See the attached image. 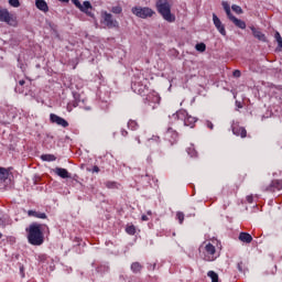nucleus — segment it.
<instances>
[{
  "mask_svg": "<svg viewBox=\"0 0 282 282\" xmlns=\"http://www.w3.org/2000/svg\"><path fill=\"white\" fill-rule=\"evenodd\" d=\"M1 237H3V234H2V232H0V239H1Z\"/></svg>",
  "mask_w": 282,
  "mask_h": 282,
  "instance_id": "52",
  "label": "nucleus"
},
{
  "mask_svg": "<svg viewBox=\"0 0 282 282\" xmlns=\"http://www.w3.org/2000/svg\"><path fill=\"white\" fill-rule=\"evenodd\" d=\"M132 14L134 17H138L139 19H151L153 14H155V11L149 7H133L131 9Z\"/></svg>",
  "mask_w": 282,
  "mask_h": 282,
  "instance_id": "4",
  "label": "nucleus"
},
{
  "mask_svg": "<svg viewBox=\"0 0 282 282\" xmlns=\"http://www.w3.org/2000/svg\"><path fill=\"white\" fill-rule=\"evenodd\" d=\"M73 96H74L75 100L67 105L68 111H72V107H77L78 106V98H80V95L74 93Z\"/></svg>",
  "mask_w": 282,
  "mask_h": 282,
  "instance_id": "22",
  "label": "nucleus"
},
{
  "mask_svg": "<svg viewBox=\"0 0 282 282\" xmlns=\"http://www.w3.org/2000/svg\"><path fill=\"white\" fill-rule=\"evenodd\" d=\"M131 89L134 91V94H139V96H144L147 91H149V87L142 82H133Z\"/></svg>",
  "mask_w": 282,
  "mask_h": 282,
  "instance_id": "10",
  "label": "nucleus"
},
{
  "mask_svg": "<svg viewBox=\"0 0 282 282\" xmlns=\"http://www.w3.org/2000/svg\"><path fill=\"white\" fill-rule=\"evenodd\" d=\"M41 160L43 162H56V156L54 154H42Z\"/></svg>",
  "mask_w": 282,
  "mask_h": 282,
  "instance_id": "23",
  "label": "nucleus"
},
{
  "mask_svg": "<svg viewBox=\"0 0 282 282\" xmlns=\"http://www.w3.org/2000/svg\"><path fill=\"white\" fill-rule=\"evenodd\" d=\"M141 219L142 221H149V217L147 215H142Z\"/></svg>",
  "mask_w": 282,
  "mask_h": 282,
  "instance_id": "45",
  "label": "nucleus"
},
{
  "mask_svg": "<svg viewBox=\"0 0 282 282\" xmlns=\"http://www.w3.org/2000/svg\"><path fill=\"white\" fill-rule=\"evenodd\" d=\"M131 271L134 273V274H138L139 272H142V264H140V262H133L131 264Z\"/></svg>",
  "mask_w": 282,
  "mask_h": 282,
  "instance_id": "24",
  "label": "nucleus"
},
{
  "mask_svg": "<svg viewBox=\"0 0 282 282\" xmlns=\"http://www.w3.org/2000/svg\"><path fill=\"white\" fill-rule=\"evenodd\" d=\"M155 100H160V98L155 97Z\"/></svg>",
  "mask_w": 282,
  "mask_h": 282,
  "instance_id": "53",
  "label": "nucleus"
},
{
  "mask_svg": "<svg viewBox=\"0 0 282 282\" xmlns=\"http://www.w3.org/2000/svg\"><path fill=\"white\" fill-rule=\"evenodd\" d=\"M106 186H107V188H113V186H116V183H113V182H107V183H106Z\"/></svg>",
  "mask_w": 282,
  "mask_h": 282,
  "instance_id": "41",
  "label": "nucleus"
},
{
  "mask_svg": "<svg viewBox=\"0 0 282 282\" xmlns=\"http://www.w3.org/2000/svg\"><path fill=\"white\" fill-rule=\"evenodd\" d=\"M126 232H127L128 235H135V226H133V225L128 226V227L126 228Z\"/></svg>",
  "mask_w": 282,
  "mask_h": 282,
  "instance_id": "31",
  "label": "nucleus"
},
{
  "mask_svg": "<svg viewBox=\"0 0 282 282\" xmlns=\"http://www.w3.org/2000/svg\"><path fill=\"white\" fill-rule=\"evenodd\" d=\"M121 135H123V138H127V135H129V132L127 130H121Z\"/></svg>",
  "mask_w": 282,
  "mask_h": 282,
  "instance_id": "44",
  "label": "nucleus"
},
{
  "mask_svg": "<svg viewBox=\"0 0 282 282\" xmlns=\"http://www.w3.org/2000/svg\"><path fill=\"white\" fill-rule=\"evenodd\" d=\"M274 39H275V41H276L279 47H281V50H282V37H281V33L275 32Z\"/></svg>",
  "mask_w": 282,
  "mask_h": 282,
  "instance_id": "27",
  "label": "nucleus"
},
{
  "mask_svg": "<svg viewBox=\"0 0 282 282\" xmlns=\"http://www.w3.org/2000/svg\"><path fill=\"white\" fill-rule=\"evenodd\" d=\"M62 3H69V0H59Z\"/></svg>",
  "mask_w": 282,
  "mask_h": 282,
  "instance_id": "48",
  "label": "nucleus"
},
{
  "mask_svg": "<svg viewBox=\"0 0 282 282\" xmlns=\"http://www.w3.org/2000/svg\"><path fill=\"white\" fill-rule=\"evenodd\" d=\"M145 100H148V102H150V101H151V95H149V96L145 98Z\"/></svg>",
  "mask_w": 282,
  "mask_h": 282,
  "instance_id": "49",
  "label": "nucleus"
},
{
  "mask_svg": "<svg viewBox=\"0 0 282 282\" xmlns=\"http://www.w3.org/2000/svg\"><path fill=\"white\" fill-rule=\"evenodd\" d=\"M205 252L206 254L204 256V261H215V259H217V256H215L217 249L215 248V246H213V243L208 242L205 246Z\"/></svg>",
  "mask_w": 282,
  "mask_h": 282,
  "instance_id": "9",
  "label": "nucleus"
},
{
  "mask_svg": "<svg viewBox=\"0 0 282 282\" xmlns=\"http://www.w3.org/2000/svg\"><path fill=\"white\" fill-rule=\"evenodd\" d=\"M111 12H112L113 14H122V7H120V6L112 7V8H111Z\"/></svg>",
  "mask_w": 282,
  "mask_h": 282,
  "instance_id": "30",
  "label": "nucleus"
},
{
  "mask_svg": "<svg viewBox=\"0 0 282 282\" xmlns=\"http://www.w3.org/2000/svg\"><path fill=\"white\" fill-rule=\"evenodd\" d=\"M39 261H42V262L47 261V256H45V254L39 256Z\"/></svg>",
  "mask_w": 282,
  "mask_h": 282,
  "instance_id": "40",
  "label": "nucleus"
},
{
  "mask_svg": "<svg viewBox=\"0 0 282 282\" xmlns=\"http://www.w3.org/2000/svg\"><path fill=\"white\" fill-rule=\"evenodd\" d=\"M164 139L170 142L171 147H173V144H177V140H180V134L177 133L176 130H174L173 128H167L165 134H164Z\"/></svg>",
  "mask_w": 282,
  "mask_h": 282,
  "instance_id": "8",
  "label": "nucleus"
},
{
  "mask_svg": "<svg viewBox=\"0 0 282 282\" xmlns=\"http://www.w3.org/2000/svg\"><path fill=\"white\" fill-rule=\"evenodd\" d=\"M237 268H238L239 272H243V262H239L237 264Z\"/></svg>",
  "mask_w": 282,
  "mask_h": 282,
  "instance_id": "42",
  "label": "nucleus"
},
{
  "mask_svg": "<svg viewBox=\"0 0 282 282\" xmlns=\"http://www.w3.org/2000/svg\"><path fill=\"white\" fill-rule=\"evenodd\" d=\"M102 21L101 23L106 25L109 30H112V28H120V24L116 19H113V15L111 13H108L107 11H104L101 13Z\"/></svg>",
  "mask_w": 282,
  "mask_h": 282,
  "instance_id": "6",
  "label": "nucleus"
},
{
  "mask_svg": "<svg viewBox=\"0 0 282 282\" xmlns=\"http://www.w3.org/2000/svg\"><path fill=\"white\" fill-rule=\"evenodd\" d=\"M195 50H196L197 52H206V44H204V43H198V44H196Z\"/></svg>",
  "mask_w": 282,
  "mask_h": 282,
  "instance_id": "28",
  "label": "nucleus"
},
{
  "mask_svg": "<svg viewBox=\"0 0 282 282\" xmlns=\"http://www.w3.org/2000/svg\"><path fill=\"white\" fill-rule=\"evenodd\" d=\"M0 21L2 23H8V25H12L14 23V18L10 14L8 9H0Z\"/></svg>",
  "mask_w": 282,
  "mask_h": 282,
  "instance_id": "12",
  "label": "nucleus"
},
{
  "mask_svg": "<svg viewBox=\"0 0 282 282\" xmlns=\"http://www.w3.org/2000/svg\"><path fill=\"white\" fill-rule=\"evenodd\" d=\"M221 6H223V8H224L225 11H226V10H230V4H228L227 1H223Z\"/></svg>",
  "mask_w": 282,
  "mask_h": 282,
  "instance_id": "37",
  "label": "nucleus"
},
{
  "mask_svg": "<svg viewBox=\"0 0 282 282\" xmlns=\"http://www.w3.org/2000/svg\"><path fill=\"white\" fill-rule=\"evenodd\" d=\"M206 127L210 130L215 129V126L213 124L212 121H206Z\"/></svg>",
  "mask_w": 282,
  "mask_h": 282,
  "instance_id": "39",
  "label": "nucleus"
},
{
  "mask_svg": "<svg viewBox=\"0 0 282 282\" xmlns=\"http://www.w3.org/2000/svg\"><path fill=\"white\" fill-rule=\"evenodd\" d=\"M213 22L219 34H221V36H226V26L224 25V23H221V20L215 13H213Z\"/></svg>",
  "mask_w": 282,
  "mask_h": 282,
  "instance_id": "13",
  "label": "nucleus"
},
{
  "mask_svg": "<svg viewBox=\"0 0 282 282\" xmlns=\"http://www.w3.org/2000/svg\"><path fill=\"white\" fill-rule=\"evenodd\" d=\"M50 120L53 122V124H58L59 127H64V129L69 127V122L63 119V117H58L57 115L51 113Z\"/></svg>",
  "mask_w": 282,
  "mask_h": 282,
  "instance_id": "14",
  "label": "nucleus"
},
{
  "mask_svg": "<svg viewBox=\"0 0 282 282\" xmlns=\"http://www.w3.org/2000/svg\"><path fill=\"white\" fill-rule=\"evenodd\" d=\"M187 153H188V155H191V158H195L197 155V152H195V150H193V148L187 149Z\"/></svg>",
  "mask_w": 282,
  "mask_h": 282,
  "instance_id": "34",
  "label": "nucleus"
},
{
  "mask_svg": "<svg viewBox=\"0 0 282 282\" xmlns=\"http://www.w3.org/2000/svg\"><path fill=\"white\" fill-rule=\"evenodd\" d=\"M12 180H10V172L4 167H0V191H6L9 187Z\"/></svg>",
  "mask_w": 282,
  "mask_h": 282,
  "instance_id": "7",
  "label": "nucleus"
},
{
  "mask_svg": "<svg viewBox=\"0 0 282 282\" xmlns=\"http://www.w3.org/2000/svg\"><path fill=\"white\" fill-rule=\"evenodd\" d=\"M250 30L254 36V39H258V41H262V43H265L268 39L265 37V34L261 32L259 29L254 28L253 25L250 26Z\"/></svg>",
  "mask_w": 282,
  "mask_h": 282,
  "instance_id": "15",
  "label": "nucleus"
},
{
  "mask_svg": "<svg viewBox=\"0 0 282 282\" xmlns=\"http://www.w3.org/2000/svg\"><path fill=\"white\" fill-rule=\"evenodd\" d=\"M231 10L234 12H236V14H243V9H241V7L237 6V4H232L231 6Z\"/></svg>",
  "mask_w": 282,
  "mask_h": 282,
  "instance_id": "26",
  "label": "nucleus"
},
{
  "mask_svg": "<svg viewBox=\"0 0 282 282\" xmlns=\"http://www.w3.org/2000/svg\"><path fill=\"white\" fill-rule=\"evenodd\" d=\"M148 215H152V212H151V210H148Z\"/></svg>",
  "mask_w": 282,
  "mask_h": 282,
  "instance_id": "51",
  "label": "nucleus"
},
{
  "mask_svg": "<svg viewBox=\"0 0 282 282\" xmlns=\"http://www.w3.org/2000/svg\"><path fill=\"white\" fill-rule=\"evenodd\" d=\"M87 171H91V173H100V167L98 165L93 166V170L87 169Z\"/></svg>",
  "mask_w": 282,
  "mask_h": 282,
  "instance_id": "36",
  "label": "nucleus"
},
{
  "mask_svg": "<svg viewBox=\"0 0 282 282\" xmlns=\"http://www.w3.org/2000/svg\"><path fill=\"white\" fill-rule=\"evenodd\" d=\"M9 6H11L12 8H20L21 2L19 0H9Z\"/></svg>",
  "mask_w": 282,
  "mask_h": 282,
  "instance_id": "32",
  "label": "nucleus"
},
{
  "mask_svg": "<svg viewBox=\"0 0 282 282\" xmlns=\"http://www.w3.org/2000/svg\"><path fill=\"white\" fill-rule=\"evenodd\" d=\"M176 218L178 219V224H184V213L177 212Z\"/></svg>",
  "mask_w": 282,
  "mask_h": 282,
  "instance_id": "33",
  "label": "nucleus"
},
{
  "mask_svg": "<svg viewBox=\"0 0 282 282\" xmlns=\"http://www.w3.org/2000/svg\"><path fill=\"white\" fill-rule=\"evenodd\" d=\"M207 276L212 279V282H219V275L215 271H208Z\"/></svg>",
  "mask_w": 282,
  "mask_h": 282,
  "instance_id": "25",
  "label": "nucleus"
},
{
  "mask_svg": "<svg viewBox=\"0 0 282 282\" xmlns=\"http://www.w3.org/2000/svg\"><path fill=\"white\" fill-rule=\"evenodd\" d=\"M282 180H273L268 186L262 187L263 193H275V191H281Z\"/></svg>",
  "mask_w": 282,
  "mask_h": 282,
  "instance_id": "11",
  "label": "nucleus"
},
{
  "mask_svg": "<svg viewBox=\"0 0 282 282\" xmlns=\"http://www.w3.org/2000/svg\"><path fill=\"white\" fill-rule=\"evenodd\" d=\"M156 10L159 14H161V17L167 21V23H174L175 15L171 13V3H169V0H158Z\"/></svg>",
  "mask_w": 282,
  "mask_h": 282,
  "instance_id": "2",
  "label": "nucleus"
},
{
  "mask_svg": "<svg viewBox=\"0 0 282 282\" xmlns=\"http://www.w3.org/2000/svg\"><path fill=\"white\" fill-rule=\"evenodd\" d=\"M232 133L234 135H240V138H246V135H248V131L241 126H234Z\"/></svg>",
  "mask_w": 282,
  "mask_h": 282,
  "instance_id": "16",
  "label": "nucleus"
},
{
  "mask_svg": "<svg viewBox=\"0 0 282 282\" xmlns=\"http://www.w3.org/2000/svg\"><path fill=\"white\" fill-rule=\"evenodd\" d=\"M247 202H248L249 204H252V202H254V198L252 197V195L247 196Z\"/></svg>",
  "mask_w": 282,
  "mask_h": 282,
  "instance_id": "43",
  "label": "nucleus"
},
{
  "mask_svg": "<svg viewBox=\"0 0 282 282\" xmlns=\"http://www.w3.org/2000/svg\"><path fill=\"white\" fill-rule=\"evenodd\" d=\"M238 239L242 243H252V236L248 232H240Z\"/></svg>",
  "mask_w": 282,
  "mask_h": 282,
  "instance_id": "20",
  "label": "nucleus"
},
{
  "mask_svg": "<svg viewBox=\"0 0 282 282\" xmlns=\"http://www.w3.org/2000/svg\"><path fill=\"white\" fill-rule=\"evenodd\" d=\"M172 118L174 120H183L185 127H195V122H197V119L195 117L188 116V112L184 109H181L172 115Z\"/></svg>",
  "mask_w": 282,
  "mask_h": 282,
  "instance_id": "3",
  "label": "nucleus"
},
{
  "mask_svg": "<svg viewBox=\"0 0 282 282\" xmlns=\"http://www.w3.org/2000/svg\"><path fill=\"white\" fill-rule=\"evenodd\" d=\"M28 241L31 246H43L45 237L43 236V230H41V224L33 223L26 228Z\"/></svg>",
  "mask_w": 282,
  "mask_h": 282,
  "instance_id": "1",
  "label": "nucleus"
},
{
  "mask_svg": "<svg viewBox=\"0 0 282 282\" xmlns=\"http://www.w3.org/2000/svg\"><path fill=\"white\" fill-rule=\"evenodd\" d=\"M234 76H235V78H240L241 77V70H239V69L234 70Z\"/></svg>",
  "mask_w": 282,
  "mask_h": 282,
  "instance_id": "38",
  "label": "nucleus"
},
{
  "mask_svg": "<svg viewBox=\"0 0 282 282\" xmlns=\"http://www.w3.org/2000/svg\"><path fill=\"white\" fill-rule=\"evenodd\" d=\"M19 85H20V87H23V85H25V80H19Z\"/></svg>",
  "mask_w": 282,
  "mask_h": 282,
  "instance_id": "47",
  "label": "nucleus"
},
{
  "mask_svg": "<svg viewBox=\"0 0 282 282\" xmlns=\"http://www.w3.org/2000/svg\"><path fill=\"white\" fill-rule=\"evenodd\" d=\"M15 91H19V94H23V89L20 88L19 86L15 87Z\"/></svg>",
  "mask_w": 282,
  "mask_h": 282,
  "instance_id": "46",
  "label": "nucleus"
},
{
  "mask_svg": "<svg viewBox=\"0 0 282 282\" xmlns=\"http://www.w3.org/2000/svg\"><path fill=\"white\" fill-rule=\"evenodd\" d=\"M74 6L80 10V12H84L87 17H90V19H96V15L94 14V7L91 6V2L89 1H84L82 4L79 0H72Z\"/></svg>",
  "mask_w": 282,
  "mask_h": 282,
  "instance_id": "5",
  "label": "nucleus"
},
{
  "mask_svg": "<svg viewBox=\"0 0 282 282\" xmlns=\"http://www.w3.org/2000/svg\"><path fill=\"white\" fill-rule=\"evenodd\" d=\"M54 173L58 175V177H62V180H67L69 176V172L66 169L63 167H56L54 170Z\"/></svg>",
  "mask_w": 282,
  "mask_h": 282,
  "instance_id": "18",
  "label": "nucleus"
},
{
  "mask_svg": "<svg viewBox=\"0 0 282 282\" xmlns=\"http://www.w3.org/2000/svg\"><path fill=\"white\" fill-rule=\"evenodd\" d=\"M35 7L37 10H41V12H50V7L47 6V2L45 0H36Z\"/></svg>",
  "mask_w": 282,
  "mask_h": 282,
  "instance_id": "17",
  "label": "nucleus"
},
{
  "mask_svg": "<svg viewBox=\"0 0 282 282\" xmlns=\"http://www.w3.org/2000/svg\"><path fill=\"white\" fill-rule=\"evenodd\" d=\"M128 128L134 131V129H138V122L134 120L128 121Z\"/></svg>",
  "mask_w": 282,
  "mask_h": 282,
  "instance_id": "29",
  "label": "nucleus"
},
{
  "mask_svg": "<svg viewBox=\"0 0 282 282\" xmlns=\"http://www.w3.org/2000/svg\"><path fill=\"white\" fill-rule=\"evenodd\" d=\"M29 217H36V219H47V214L30 209L28 212Z\"/></svg>",
  "mask_w": 282,
  "mask_h": 282,
  "instance_id": "19",
  "label": "nucleus"
},
{
  "mask_svg": "<svg viewBox=\"0 0 282 282\" xmlns=\"http://www.w3.org/2000/svg\"><path fill=\"white\" fill-rule=\"evenodd\" d=\"M227 18L229 19V21H231L232 19H235V15H232V12L230 11V9H227L226 11Z\"/></svg>",
  "mask_w": 282,
  "mask_h": 282,
  "instance_id": "35",
  "label": "nucleus"
},
{
  "mask_svg": "<svg viewBox=\"0 0 282 282\" xmlns=\"http://www.w3.org/2000/svg\"><path fill=\"white\" fill-rule=\"evenodd\" d=\"M135 140H137L138 144H140V143H141V141H140V137H137V138H135Z\"/></svg>",
  "mask_w": 282,
  "mask_h": 282,
  "instance_id": "50",
  "label": "nucleus"
},
{
  "mask_svg": "<svg viewBox=\"0 0 282 282\" xmlns=\"http://www.w3.org/2000/svg\"><path fill=\"white\" fill-rule=\"evenodd\" d=\"M232 23L236 25V28H239L240 30H246V22L243 20L238 19L237 17L232 18Z\"/></svg>",
  "mask_w": 282,
  "mask_h": 282,
  "instance_id": "21",
  "label": "nucleus"
}]
</instances>
